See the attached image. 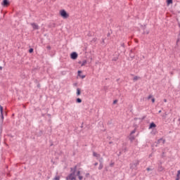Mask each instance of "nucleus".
I'll use <instances>...</instances> for the list:
<instances>
[{
    "instance_id": "1",
    "label": "nucleus",
    "mask_w": 180,
    "mask_h": 180,
    "mask_svg": "<svg viewBox=\"0 0 180 180\" xmlns=\"http://www.w3.org/2000/svg\"><path fill=\"white\" fill-rule=\"evenodd\" d=\"M72 173L69 174L67 177V180H77V178L79 180L83 179L82 175H81V171L77 169V166H75L74 168L71 169Z\"/></svg>"
},
{
    "instance_id": "2",
    "label": "nucleus",
    "mask_w": 180,
    "mask_h": 180,
    "mask_svg": "<svg viewBox=\"0 0 180 180\" xmlns=\"http://www.w3.org/2000/svg\"><path fill=\"white\" fill-rule=\"evenodd\" d=\"M60 15L63 19H68V18H70V14H68L65 10H60Z\"/></svg>"
},
{
    "instance_id": "3",
    "label": "nucleus",
    "mask_w": 180,
    "mask_h": 180,
    "mask_svg": "<svg viewBox=\"0 0 180 180\" xmlns=\"http://www.w3.org/2000/svg\"><path fill=\"white\" fill-rule=\"evenodd\" d=\"M70 58H72V60H77V58H78V53H77V52H72L70 54Z\"/></svg>"
},
{
    "instance_id": "4",
    "label": "nucleus",
    "mask_w": 180,
    "mask_h": 180,
    "mask_svg": "<svg viewBox=\"0 0 180 180\" xmlns=\"http://www.w3.org/2000/svg\"><path fill=\"white\" fill-rule=\"evenodd\" d=\"M4 107L2 105H0V117L4 120Z\"/></svg>"
},
{
    "instance_id": "5",
    "label": "nucleus",
    "mask_w": 180,
    "mask_h": 180,
    "mask_svg": "<svg viewBox=\"0 0 180 180\" xmlns=\"http://www.w3.org/2000/svg\"><path fill=\"white\" fill-rule=\"evenodd\" d=\"M31 25H32V27H33V29H34V30H39V25H37V24H36V23H32Z\"/></svg>"
},
{
    "instance_id": "6",
    "label": "nucleus",
    "mask_w": 180,
    "mask_h": 180,
    "mask_svg": "<svg viewBox=\"0 0 180 180\" xmlns=\"http://www.w3.org/2000/svg\"><path fill=\"white\" fill-rule=\"evenodd\" d=\"M81 74H82V71L79 70L78 71V76L80 77V78H82V79H84V78H85L86 76L85 75H82L81 76Z\"/></svg>"
},
{
    "instance_id": "7",
    "label": "nucleus",
    "mask_w": 180,
    "mask_h": 180,
    "mask_svg": "<svg viewBox=\"0 0 180 180\" xmlns=\"http://www.w3.org/2000/svg\"><path fill=\"white\" fill-rule=\"evenodd\" d=\"M8 5H9V1H8V0H4L3 6H8Z\"/></svg>"
},
{
    "instance_id": "8",
    "label": "nucleus",
    "mask_w": 180,
    "mask_h": 180,
    "mask_svg": "<svg viewBox=\"0 0 180 180\" xmlns=\"http://www.w3.org/2000/svg\"><path fill=\"white\" fill-rule=\"evenodd\" d=\"M94 157H96V158H99L101 157V155L98 154L96 152H93Z\"/></svg>"
},
{
    "instance_id": "9",
    "label": "nucleus",
    "mask_w": 180,
    "mask_h": 180,
    "mask_svg": "<svg viewBox=\"0 0 180 180\" xmlns=\"http://www.w3.org/2000/svg\"><path fill=\"white\" fill-rule=\"evenodd\" d=\"M153 127H157V125H155V124H154V122H152V123L150 124L149 129H153Z\"/></svg>"
},
{
    "instance_id": "10",
    "label": "nucleus",
    "mask_w": 180,
    "mask_h": 180,
    "mask_svg": "<svg viewBox=\"0 0 180 180\" xmlns=\"http://www.w3.org/2000/svg\"><path fill=\"white\" fill-rule=\"evenodd\" d=\"M77 96H79L81 95V89H77Z\"/></svg>"
},
{
    "instance_id": "11",
    "label": "nucleus",
    "mask_w": 180,
    "mask_h": 180,
    "mask_svg": "<svg viewBox=\"0 0 180 180\" xmlns=\"http://www.w3.org/2000/svg\"><path fill=\"white\" fill-rule=\"evenodd\" d=\"M172 4V0H167V5L169 6V5H171Z\"/></svg>"
},
{
    "instance_id": "12",
    "label": "nucleus",
    "mask_w": 180,
    "mask_h": 180,
    "mask_svg": "<svg viewBox=\"0 0 180 180\" xmlns=\"http://www.w3.org/2000/svg\"><path fill=\"white\" fill-rule=\"evenodd\" d=\"M86 63H87L86 60H83L82 63V65H81L82 67H84V65H86Z\"/></svg>"
},
{
    "instance_id": "13",
    "label": "nucleus",
    "mask_w": 180,
    "mask_h": 180,
    "mask_svg": "<svg viewBox=\"0 0 180 180\" xmlns=\"http://www.w3.org/2000/svg\"><path fill=\"white\" fill-rule=\"evenodd\" d=\"M134 139H135L134 136H133V135L129 136V140H131V141H133V140H134Z\"/></svg>"
},
{
    "instance_id": "14",
    "label": "nucleus",
    "mask_w": 180,
    "mask_h": 180,
    "mask_svg": "<svg viewBox=\"0 0 180 180\" xmlns=\"http://www.w3.org/2000/svg\"><path fill=\"white\" fill-rule=\"evenodd\" d=\"M158 171H160V172H161L162 171H164V167H162V166H160L158 167Z\"/></svg>"
},
{
    "instance_id": "15",
    "label": "nucleus",
    "mask_w": 180,
    "mask_h": 180,
    "mask_svg": "<svg viewBox=\"0 0 180 180\" xmlns=\"http://www.w3.org/2000/svg\"><path fill=\"white\" fill-rule=\"evenodd\" d=\"M76 102L77 103H81V102H82V100H81V98H77Z\"/></svg>"
},
{
    "instance_id": "16",
    "label": "nucleus",
    "mask_w": 180,
    "mask_h": 180,
    "mask_svg": "<svg viewBox=\"0 0 180 180\" xmlns=\"http://www.w3.org/2000/svg\"><path fill=\"white\" fill-rule=\"evenodd\" d=\"M102 168H103V165L102 163H101L99 165L98 169H102Z\"/></svg>"
},
{
    "instance_id": "17",
    "label": "nucleus",
    "mask_w": 180,
    "mask_h": 180,
    "mask_svg": "<svg viewBox=\"0 0 180 180\" xmlns=\"http://www.w3.org/2000/svg\"><path fill=\"white\" fill-rule=\"evenodd\" d=\"M60 176H56L53 179V180H60Z\"/></svg>"
},
{
    "instance_id": "18",
    "label": "nucleus",
    "mask_w": 180,
    "mask_h": 180,
    "mask_svg": "<svg viewBox=\"0 0 180 180\" xmlns=\"http://www.w3.org/2000/svg\"><path fill=\"white\" fill-rule=\"evenodd\" d=\"M138 79H140V77L136 76L134 77V81H137Z\"/></svg>"
},
{
    "instance_id": "19",
    "label": "nucleus",
    "mask_w": 180,
    "mask_h": 180,
    "mask_svg": "<svg viewBox=\"0 0 180 180\" xmlns=\"http://www.w3.org/2000/svg\"><path fill=\"white\" fill-rule=\"evenodd\" d=\"M134 133H136V129H134V130L131 132L130 136L134 134Z\"/></svg>"
},
{
    "instance_id": "20",
    "label": "nucleus",
    "mask_w": 180,
    "mask_h": 180,
    "mask_svg": "<svg viewBox=\"0 0 180 180\" xmlns=\"http://www.w3.org/2000/svg\"><path fill=\"white\" fill-rule=\"evenodd\" d=\"M179 176H180V170L177 172V178H179Z\"/></svg>"
},
{
    "instance_id": "21",
    "label": "nucleus",
    "mask_w": 180,
    "mask_h": 180,
    "mask_svg": "<svg viewBox=\"0 0 180 180\" xmlns=\"http://www.w3.org/2000/svg\"><path fill=\"white\" fill-rule=\"evenodd\" d=\"M151 101H152L153 103H154L155 102V98H152Z\"/></svg>"
},
{
    "instance_id": "22",
    "label": "nucleus",
    "mask_w": 180,
    "mask_h": 180,
    "mask_svg": "<svg viewBox=\"0 0 180 180\" xmlns=\"http://www.w3.org/2000/svg\"><path fill=\"white\" fill-rule=\"evenodd\" d=\"M29 53H33V49H30Z\"/></svg>"
},
{
    "instance_id": "23",
    "label": "nucleus",
    "mask_w": 180,
    "mask_h": 180,
    "mask_svg": "<svg viewBox=\"0 0 180 180\" xmlns=\"http://www.w3.org/2000/svg\"><path fill=\"white\" fill-rule=\"evenodd\" d=\"M151 98H153V96H152V95H149V96H148V99H151Z\"/></svg>"
},
{
    "instance_id": "24",
    "label": "nucleus",
    "mask_w": 180,
    "mask_h": 180,
    "mask_svg": "<svg viewBox=\"0 0 180 180\" xmlns=\"http://www.w3.org/2000/svg\"><path fill=\"white\" fill-rule=\"evenodd\" d=\"M116 103H117V100H115V101H113V104H114V105L116 104Z\"/></svg>"
},
{
    "instance_id": "25",
    "label": "nucleus",
    "mask_w": 180,
    "mask_h": 180,
    "mask_svg": "<svg viewBox=\"0 0 180 180\" xmlns=\"http://www.w3.org/2000/svg\"><path fill=\"white\" fill-rule=\"evenodd\" d=\"M146 169L147 171H151V169H150L149 167H148Z\"/></svg>"
},
{
    "instance_id": "26",
    "label": "nucleus",
    "mask_w": 180,
    "mask_h": 180,
    "mask_svg": "<svg viewBox=\"0 0 180 180\" xmlns=\"http://www.w3.org/2000/svg\"><path fill=\"white\" fill-rule=\"evenodd\" d=\"M94 165H95V166L98 165V162H96V163L94 164Z\"/></svg>"
},
{
    "instance_id": "27",
    "label": "nucleus",
    "mask_w": 180,
    "mask_h": 180,
    "mask_svg": "<svg viewBox=\"0 0 180 180\" xmlns=\"http://www.w3.org/2000/svg\"><path fill=\"white\" fill-rule=\"evenodd\" d=\"M176 180H179V177H177Z\"/></svg>"
},
{
    "instance_id": "28",
    "label": "nucleus",
    "mask_w": 180,
    "mask_h": 180,
    "mask_svg": "<svg viewBox=\"0 0 180 180\" xmlns=\"http://www.w3.org/2000/svg\"><path fill=\"white\" fill-rule=\"evenodd\" d=\"M159 113H161V110H159Z\"/></svg>"
},
{
    "instance_id": "29",
    "label": "nucleus",
    "mask_w": 180,
    "mask_h": 180,
    "mask_svg": "<svg viewBox=\"0 0 180 180\" xmlns=\"http://www.w3.org/2000/svg\"><path fill=\"white\" fill-rule=\"evenodd\" d=\"M136 165H139V163H136Z\"/></svg>"
},
{
    "instance_id": "30",
    "label": "nucleus",
    "mask_w": 180,
    "mask_h": 180,
    "mask_svg": "<svg viewBox=\"0 0 180 180\" xmlns=\"http://www.w3.org/2000/svg\"><path fill=\"white\" fill-rule=\"evenodd\" d=\"M165 102H167V100H165Z\"/></svg>"
},
{
    "instance_id": "31",
    "label": "nucleus",
    "mask_w": 180,
    "mask_h": 180,
    "mask_svg": "<svg viewBox=\"0 0 180 180\" xmlns=\"http://www.w3.org/2000/svg\"><path fill=\"white\" fill-rule=\"evenodd\" d=\"M179 121L180 122V119H179Z\"/></svg>"
}]
</instances>
